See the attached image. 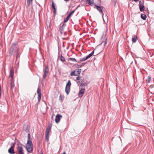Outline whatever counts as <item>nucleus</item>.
Here are the masks:
<instances>
[{"label": "nucleus", "mask_w": 154, "mask_h": 154, "mask_svg": "<svg viewBox=\"0 0 154 154\" xmlns=\"http://www.w3.org/2000/svg\"><path fill=\"white\" fill-rule=\"evenodd\" d=\"M52 126V124H49L48 127L47 128L45 131V139L48 141L49 140V133L51 128Z\"/></svg>", "instance_id": "1"}, {"label": "nucleus", "mask_w": 154, "mask_h": 154, "mask_svg": "<svg viewBox=\"0 0 154 154\" xmlns=\"http://www.w3.org/2000/svg\"><path fill=\"white\" fill-rule=\"evenodd\" d=\"M95 6L96 7V9L99 11V13L102 14L103 20L104 21V14L103 13V11L104 9V8L102 6H100L97 5H95Z\"/></svg>", "instance_id": "2"}, {"label": "nucleus", "mask_w": 154, "mask_h": 154, "mask_svg": "<svg viewBox=\"0 0 154 154\" xmlns=\"http://www.w3.org/2000/svg\"><path fill=\"white\" fill-rule=\"evenodd\" d=\"M71 85V83L70 81L69 80L67 83L66 84L65 88V92L67 95L68 94L70 91Z\"/></svg>", "instance_id": "3"}, {"label": "nucleus", "mask_w": 154, "mask_h": 154, "mask_svg": "<svg viewBox=\"0 0 154 154\" xmlns=\"http://www.w3.org/2000/svg\"><path fill=\"white\" fill-rule=\"evenodd\" d=\"M17 52V51H16V45H12L10 48V49L9 52V54L11 55H14Z\"/></svg>", "instance_id": "4"}, {"label": "nucleus", "mask_w": 154, "mask_h": 154, "mask_svg": "<svg viewBox=\"0 0 154 154\" xmlns=\"http://www.w3.org/2000/svg\"><path fill=\"white\" fill-rule=\"evenodd\" d=\"M64 23V21L63 23H61L60 24V28L59 29V31L61 34H64L65 32L64 31V29L65 26H66V25Z\"/></svg>", "instance_id": "5"}, {"label": "nucleus", "mask_w": 154, "mask_h": 154, "mask_svg": "<svg viewBox=\"0 0 154 154\" xmlns=\"http://www.w3.org/2000/svg\"><path fill=\"white\" fill-rule=\"evenodd\" d=\"M17 149L18 154H24V151L22 146H17Z\"/></svg>", "instance_id": "6"}, {"label": "nucleus", "mask_w": 154, "mask_h": 154, "mask_svg": "<svg viewBox=\"0 0 154 154\" xmlns=\"http://www.w3.org/2000/svg\"><path fill=\"white\" fill-rule=\"evenodd\" d=\"M37 93L38 95V101H39L41 100V93L40 89V86H38V88L37 90Z\"/></svg>", "instance_id": "7"}, {"label": "nucleus", "mask_w": 154, "mask_h": 154, "mask_svg": "<svg viewBox=\"0 0 154 154\" xmlns=\"http://www.w3.org/2000/svg\"><path fill=\"white\" fill-rule=\"evenodd\" d=\"M49 68L48 66H47L45 68L44 71V75L43 76V79H44V80L46 78L47 74L49 72Z\"/></svg>", "instance_id": "8"}, {"label": "nucleus", "mask_w": 154, "mask_h": 154, "mask_svg": "<svg viewBox=\"0 0 154 154\" xmlns=\"http://www.w3.org/2000/svg\"><path fill=\"white\" fill-rule=\"evenodd\" d=\"M26 146H33L32 142L30 140V134H28V140Z\"/></svg>", "instance_id": "9"}, {"label": "nucleus", "mask_w": 154, "mask_h": 154, "mask_svg": "<svg viewBox=\"0 0 154 154\" xmlns=\"http://www.w3.org/2000/svg\"><path fill=\"white\" fill-rule=\"evenodd\" d=\"M85 91V88H82L79 93V96L80 97H82Z\"/></svg>", "instance_id": "10"}, {"label": "nucleus", "mask_w": 154, "mask_h": 154, "mask_svg": "<svg viewBox=\"0 0 154 154\" xmlns=\"http://www.w3.org/2000/svg\"><path fill=\"white\" fill-rule=\"evenodd\" d=\"M75 9L74 10L72 11L71 12H70L69 15L66 17V18L64 19V23H66V22H67L69 18L70 17L71 15L73 14L74 12L75 11Z\"/></svg>", "instance_id": "11"}, {"label": "nucleus", "mask_w": 154, "mask_h": 154, "mask_svg": "<svg viewBox=\"0 0 154 154\" xmlns=\"http://www.w3.org/2000/svg\"><path fill=\"white\" fill-rule=\"evenodd\" d=\"M27 151L29 153L32 152L33 150V146H26V147Z\"/></svg>", "instance_id": "12"}, {"label": "nucleus", "mask_w": 154, "mask_h": 154, "mask_svg": "<svg viewBox=\"0 0 154 154\" xmlns=\"http://www.w3.org/2000/svg\"><path fill=\"white\" fill-rule=\"evenodd\" d=\"M62 117V116L60 114H57L56 115L55 119V122L57 123H58L60 121V118Z\"/></svg>", "instance_id": "13"}, {"label": "nucleus", "mask_w": 154, "mask_h": 154, "mask_svg": "<svg viewBox=\"0 0 154 154\" xmlns=\"http://www.w3.org/2000/svg\"><path fill=\"white\" fill-rule=\"evenodd\" d=\"M14 148L11 147L8 150V152L10 154H14L15 152L14 151Z\"/></svg>", "instance_id": "14"}, {"label": "nucleus", "mask_w": 154, "mask_h": 154, "mask_svg": "<svg viewBox=\"0 0 154 154\" xmlns=\"http://www.w3.org/2000/svg\"><path fill=\"white\" fill-rule=\"evenodd\" d=\"M70 75L71 76H77L78 75V73L76 72V70H75L74 71L72 72Z\"/></svg>", "instance_id": "15"}, {"label": "nucleus", "mask_w": 154, "mask_h": 154, "mask_svg": "<svg viewBox=\"0 0 154 154\" xmlns=\"http://www.w3.org/2000/svg\"><path fill=\"white\" fill-rule=\"evenodd\" d=\"M14 74V70L13 68L11 69L10 70L9 77L12 78V79H13V76Z\"/></svg>", "instance_id": "16"}, {"label": "nucleus", "mask_w": 154, "mask_h": 154, "mask_svg": "<svg viewBox=\"0 0 154 154\" xmlns=\"http://www.w3.org/2000/svg\"><path fill=\"white\" fill-rule=\"evenodd\" d=\"M52 7L54 9V11H53V13L54 15L55 14H56V8H55L54 5V2L53 1H52Z\"/></svg>", "instance_id": "17"}, {"label": "nucleus", "mask_w": 154, "mask_h": 154, "mask_svg": "<svg viewBox=\"0 0 154 154\" xmlns=\"http://www.w3.org/2000/svg\"><path fill=\"white\" fill-rule=\"evenodd\" d=\"M137 39V36L136 35H134L132 37V41L133 42L135 43L136 42Z\"/></svg>", "instance_id": "18"}, {"label": "nucleus", "mask_w": 154, "mask_h": 154, "mask_svg": "<svg viewBox=\"0 0 154 154\" xmlns=\"http://www.w3.org/2000/svg\"><path fill=\"white\" fill-rule=\"evenodd\" d=\"M79 83V84H80L79 86H80L81 87H82V88H85V84L82 83V82H80V81H79V82H78V85H79L78 84Z\"/></svg>", "instance_id": "19"}, {"label": "nucleus", "mask_w": 154, "mask_h": 154, "mask_svg": "<svg viewBox=\"0 0 154 154\" xmlns=\"http://www.w3.org/2000/svg\"><path fill=\"white\" fill-rule=\"evenodd\" d=\"M10 83L11 85V88L12 89L15 86L14 84V82L13 81L12 79H11L10 81Z\"/></svg>", "instance_id": "20"}, {"label": "nucleus", "mask_w": 154, "mask_h": 154, "mask_svg": "<svg viewBox=\"0 0 154 154\" xmlns=\"http://www.w3.org/2000/svg\"><path fill=\"white\" fill-rule=\"evenodd\" d=\"M140 10V11L142 12L144 10V6L143 5L139 6Z\"/></svg>", "instance_id": "21"}, {"label": "nucleus", "mask_w": 154, "mask_h": 154, "mask_svg": "<svg viewBox=\"0 0 154 154\" xmlns=\"http://www.w3.org/2000/svg\"><path fill=\"white\" fill-rule=\"evenodd\" d=\"M146 17V15L144 14H141V18L144 20H145Z\"/></svg>", "instance_id": "22"}, {"label": "nucleus", "mask_w": 154, "mask_h": 154, "mask_svg": "<svg viewBox=\"0 0 154 154\" xmlns=\"http://www.w3.org/2000/svg\"><path fill=\"white\" fill-rule=\"evenodd\" d=\"M33 0H27V6L29 7L30 4H32V3Z\"/></svg>", "instance_id": "23"}, {"label": "nucleus", "mask_w": 154, "mask_h": 154, "mask_svg": "<svg viewBox=\"0 0 154 154\" xmlns=\"http://www.w3.org/2000/svg\"><path fill=\"white\" fill-rule=\"evenodd\" d=\"M94 51H93L90 54H89L87 56L86 58L88 59L90 58L91 56H92L94 54Z\"/></svg>", "instance_id": "24"}, {"label": "nucleus", "mask_w": 154, "mask_h": 154, "mask_svg": "<svg viewBox=\"0 0 154 154\" xmlns=\"http://www.w3.org/2000/svg\"><path fill=\"white\" fill-rule=\"evenodd\" d=\"M25 131L26 132H27L28 133H30L29 131V126L28 125H27L26 126V129L25 130Z\"/></svg>", "instance_id": "25"}, {"label": "nucleus", "mask_w": 154, "mask_h": 154, "mask_svg": "<svg viewBox=\"0 0 154 154\" xmlns=\"http://www.w3.org/2000/svg\"><path fill=\"white\" fill-rule=\"evenodd\" d=\"M87 59H88L86 58V57H85L84 58H81L80 59L79 61H78V62L80 63V62H82L85 60H87Z\"/></svg>", "instance_id": "26"}, {"label": "nucleus", "mask_w": 154, "mask_h": 154, "mask_svg": "<svg viewBox=\"0 0 154 154\" xmlns=\"http://www.w3.org/2000/svg\"><path fill=\"white\" fill-rule=\"evenodd\" d=\"M60 60L62 62H63L65 61L64 58L61 55L59 57Z\"/></svg>", "instance_id": "27"}, {"label": "nucleus", "mask_w": 154, "mask_h": 154, "mask_svg": "<svg viewBox=\"0 0 154 154\" xmlns=\"http://www.w3.org/2000/svg\"><path fill=\"white\" fill-rule=\"evenodd\" d=\"M69 61H71L72 62H77L76 60L74 58H68Z\"/></svg>", "instance_id": "28"}, {"label": "nucleus", "mask_w": 154, "mask_h": 154, "mask_svg": "<svg viewBox=\"0 0 154 154\" xmlns=\"http://www.w3.org/2000/svg\"><path fill=\"white\" fill-rule=\"evenodd\" d=\"M89 5H91L94 3L93 0H86Z\"/></svg>", "instance_id": "29"}, {"label": "nucleus", "mask_w": 154, "mask_h": 154, "mask_svg": "<svg viewBox=\"0 0 154 154\" xmlns=\"http://www.w3.org/2000/svg\"><path fill=\"white\" fill-rule=\"evenodd\" d=\"M151 79V78L150 76H148L147 78V79H146V82L148 83H149L150 82Z\"/></svg>", "instance_id": "30"}, {"label": "nucleus", "mask_w": 154, "mask_h": 154, "mask_svg": "<svg viewBox=\"0 0 154 154\" xmlns=\"http://www.w3.org/2000/svg\"><path fill=\"white\" fill-rule=\"evenodd\" d=\"M15 145V142H12L11 144V147L13 148H14Z\"/></svg>", "instance_id": "31"}, {"label": "nucleus", "mask_w": 154, "mask_h": 154, "mask_svg": "<svg viewBox=\"0 0 154 154\" xmlns=\"http://www.w3.org/2000/svg\"><path fill=\"white\" fill-rule=\"evenodd\" d=\"M107 42V40L106 38H105L104 41L102 42L101 44H103L104 45H106Z\"/></svg>", "instance_id": "32"}, {"label": "nucleus", "mask_w": 154, "mask_h": 154, "mask_svg": "<svg viewBox=\"0 0 154 154\" xmlns=\"http://www.w3.org/2000/svg\"><path fill=\"white\" fill-rule=\"evenodd\" d=\"M75 70H76V72L78 73V75H79V74H80L81 73V69H76Z\"/></svg>", "instance_id": "33"}, {"label": "nucleus", "mask_w": 154, "mask_h": 154, "mask_svg": "<svg viewBox=\"0 0 154 154\" xmlns=\"http://www.w3.org/2000/svg\"><path fill=\"white\" fill-rule=\"evenodd\" d=\"M144 1H143V2H142L141 1H140L139 2V6L143 5L144 4Z\"/></svg>", "instance_id": "34"}, {"label": "nucleus", "mask_w": 154, "mask_h": 154, "mask_svg": "<svg viewBox=\"0 0 154 154\" xmlns=\"http://www.w3.org/2000/svg\"><path fill=\"white\" fill-rule=\"evenodd\" d=\"M18 52V50H17V52H16V58H17V59L19 57Z\"/></svg>", "instance_id": "35"}, {"label": "nucleus", "mask_w": 154, "mask_h": 154, "mask_svg": "<svg viewBox=\"0 0 154 154\" xmlns=\"http://www.w3.org/2000/svg\"><path fill=\"white\" fill-rule=\"evenodd\" d=\"M59 98L61 100H62L63 99V97L61 95H60Z\"/></svg>", "instance_id": "36"}, {"label": "nucleus", "mask_w": 154, "mask_h": 154, "mask_svg": "<svg viewBox=\"0 0 154 154\" xmlns=\"http://www.w3.org/2000/svg\"><path fill=\"white\" fill-rule=\"evenodd\" d=\"M81 78V77L80 76H79L77 77H76V80H79Z\"/></svg>", "instance_id": "37"}, {"label": "nucleus", "mask_w": 154, "mask_h": 154, "mask_svg": "<svg viewBox=\"0 0 154 154\" xmlns=\"http://www.w3.org/2000/svg\"><path fill=\"white\" fill-rule=\"evenodd\" d=\"M76 66L79 68H80L82 67L81 65H79L78 64H77L76 65Z\"/></svg>", "instance_id": "38"}, {"label": "nucleus", "mask_w": 154, "mask_h": 154, "mask_svg": "<svg viewBox=\"0 0 154 154\" xmlns=\"http://www.w3.org/2000/svg\"><path fill=\"white\" fill-rule=\"evenodd\" d=\"M86 64L85 63H83L82 64V65H81V66L82 67L83 66H84L85 64Z\"/></svg>", "instance_id": "39"}, {"label": "nucleus", "mask_w": 154, "mask_h": 154, "mask_svg": "<svg viewBox=\"0 0 154 154\" xmlns=\"http://www.w3.org/2000/svg\"><path fill=\"white\" fill-rule=\"evenodd\" d=\"M104 18H106L107 19V20H108V17L107 16H105V17H104Z\"/></svg>", "instance_id": "40"}, {"label": "nucleus", "mask_w": 154, "mask_h": 154, "mask_svg": "<svg viewBox=\"0 0 154 154\" xmlns=\"http://www.w3.org/2000/svg\"><path fill=\"white\" fill-rule=\"evenodd\" d=\"M80 82H82V83L85 82L84 80H82Z\"/></svg>", "instance_id": "41"}, {"label": "nucleus", "mask_w": 154, "mask_h": 154, "mask_svg": "<svg viewBox=\"0 0 154 154\" xmlns=\"http://www.w3.org/2000/svg\"><path fill=\"white\" fill-rule=\"evenodd\" d=\"M133 0L134 1H135V2H137L139 0Z\"/></svg>", "instance_id": "42"}, {"label": "nucleus", "mask_w": 154, "mask_h": 154, "mask_svg": "<svg viewBox=\"0 0 154 154\" xmlns=\"http://www.w3.org/2000/svg\"><path fill=\"white\" fill-rule=\"evenodd\" d=\"M61 154H66L65 152H64L63 153H62Z\"/></svg>", "instance_id": "43"}, {"label": "nucleus", "mask_w": 154, "mask_h": 154, "mask_svg": "<svg viewBox=\"0 0 154 154\" xmlns=\"http://www.w3.org/2000/svg\"><path fill=\"white\" fill-rule=\"evenodd\" d=\"M41 154H43V153H42H42Z\"/></svg>", "instance_id": "44"}]
</instances>
